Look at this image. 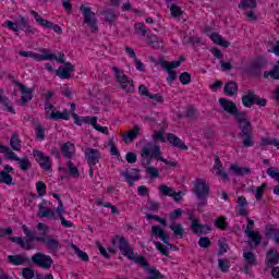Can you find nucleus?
I'll return each mask as SVG.
<instances>
[{"label":"nucleus","mask_w":279,"mask_h":279,"mask_svg":"<svg viewBox=\"0 0 279 279\" xmlns=\"http://www.w3.org/2000/svg\"><path fill=\"white\" fill-rule=\"evenodd\" d=\"M155 246L157 247L158 252H160V254H162L163 256H169V247L160 242H156Z\"/></svg>","instance_id":"nucleus-59"},{"label":"nucleus","mask_w":279,"mask_h":279,"mask_svg":"<svg viewBox=\"0 0 279 279\" xmlns=\"http://www.w3.org/2000/svg\"><path fill=\"white\" fill-rule=\"evenodd\" d=\"M0 184H7L8 186L14 185V182H12V175L8 172H0Z\"/></svg>","instance_id":"nucleus-42"},{"label":"nucleus","mask_w":279,"mask_h":279,"mask_svg":"<svg viewBox=\"0 0 279 279\" xmlns=\"http://www.w3.org/2000/svg\"><path fill=\"white\" fill-rule=\"evenodd\" d=\"M14 84L20 88L22 93L21 101L23 106H25V104H27L28 101H32V89L25 87V85H23V83L19 81H15Z\"/></svg>","instance_id":"nucleus-23"},{"label":"nucleus","mask_w":279,"mask_h":279,"mask_svg":"<svg viewBox=\"0 0 279 279\" xmlns=\"http://www.w3.org/2000/svg\"><path fill=\"white\" fill-rule=\"evenodd\" d=\"M194 193L197 197V206L198 208H204L208 206V194L210 193V187L206 184L204 179H196L194 182Z\"/></svg>","instance_id":"nucleus-6"},{"label":"nucleus","mask_w":279,"mask_h":279,"mask_svg":"<svg viewBox=\"0 0 279 279\" xmlns=\"http://www.w3.org/2000/svg\"><path fill=\"white\" fill-rule=\"evenodd\" d=\"M238 8L240 10H254L256 8V0H242L238 4Z\"/></svg>","instance_id":"nucleus-36"},{"label":"nucleus","mask_w":279,"mask_h":279,"mask_svg":"<svg viewBox=\"0 0 279 279\" xmlns=\"http://www.w3.org/2000/svg\"><path fill=\"white\" fill-rule=\"evenodd\" d=\"M49 202L47 201H43L38 208H39V211H38V217H41V218H47V219H56V213L53 211V209L49 208Z\"/></svg>","instance_id":"nucleus-18"},{"label":"nucleus","mask_w":279,"mask_h":279,"mask_svg":"<svg viewBox=\"0 0 279 279\" xmlns=\"http://www.w3.org/2000/svg\"><path fill=\"white\" fill-rule=\"evenodd\" d=\"M4 27H8V29H11L12 32H25L26 34H36V28L32 27L29 25V17L27 15L23 16L20 15L16 23L8 20L3 24Z\"/></svg>","instance_id":"nucleus-5"},{"label":"nucleus","mask_w":279,"mask_h":279,"mask_svg":"<svg viewBox=\"0 0 279 279\" xmlns=\"http://www.w3.org/2000/svg\"><path fill=\"white\" fill-rule=\"evenodd\" d=\"M146 173L150 175V178H160V171L157 170V168L148 167L146 169Z\"/></svg>","instance_id":"nucleus-63"},{"label":"nucleus","mask_w":279,"mask_h":279,"mask_svg":"<svg viewBox=\"0 0 279 279\" xmlns=\"http://www.w3.org/2000/svg\"><path fill=\"white\" fill-rule=\"evenodd\" d=\"M262 145L263 146L274 145V147H278V149H279V141L277 138L263 137L262 138Z\"/></svg>","instance_id":"nucleus-49"},{"label":"nucleus","mask_w":279,"mask_h":279,"mask_svg":"<svg viewBox=\"0 0 279 279\" xmlns=\"http://www.w3.org/2000/svg\"><path fill=\"white\" fill-rule=\"evenodd\" d=\"M267 189V183H263L260 186L252 187L251 191L255 195V199H263V195H265V190Z\"/></svg>","instance_id":"nucleus-34"},{"label":"nucleus","mask_w":279,"mask_h":279,"mask_svg":"<svg viewBox=\"0 0 279 279\" xmlns=\"http://www.w3.org/2000/svg\"><path fill=\"white\" fill-rule=\"evenodd\" d=\"M31 14L32 16H34L36 23H38V25H40L41 27H45L47 25V23L49 22V20H45L43 19V16H40V14H38V12L31 10Z\"/></svg>","instance_id":"nucleus-44"},{"label":"nucleus","mask_w":279,"mask_h":279,"mask_svg":"<svg viewBox=\"0 0 279 279\" xmlns=\"http://www.w3.org/2000/svg\"><path fill=\"white\" fill-rule=\"evenodd\" d=\"M73 151H75V145H73V143L66 142L62 144L61 154L64 156V158L71 160V158H73Z\"/></svg>","instance_id":"nucleus-30"},{"label":"nucleus","mask_w":279,"mask_h":279,"mask_svg":"<svg viewBox=\"0 0 279 279\" xmlns=\"http://www.w3.org/2000/svg\"><path fill=\"white\" fill-rule=\"evenodd\" d=\"M80 10L84 16L83 23H85V25H88L92 32H99V21L95 16V12L90 11V7L81 5Z\"/></svg>","instance_id":"nucleus-11"},{"label":"nucleus","mask_w":279,"mask_h":279,"mask_svg":"<svg viewBox=\"0 0 279 279\" xmlns=\"http://www.w3.org/2000/svg\"><path fill=\"white\" fill-rule=\"evenodd\" d=\"M141 156L142 158H149L150 156L154 160H159L169 167H178V162L169 161L162 157V151H160V146L158 145L151 146V144H147L142 148Z\"/></svg>","instance_id":"nucleus-4"},{"label":"nucleus","mask_w":279,"mask_h":279,"mask_svg":"<svg viewBox=\"0 0 279 279\" xmlns=\"http://www.w3.org/2000/svg\"><path fill=\"white\" fill-rule=\"evenodd\" d=\"M36 189H37V195H39V197L47 195V185L45 184V182L38 181L36 183Z\"/></svg>","instance_id":"nucleus-47"},{"label":"nucleus","mask_w":279,"mask_h":279,"mask_svg":"<svg viewBox=\"0 0 279 279\" xmlns=\"http://www.w3.org/2000/svg\"><path fill=\"white\" fill-rule=\"evenodd\" d=\"M137 136H141V126L138 125H135L133 130L122 134L125 144L133 143L134 138H136Z\"/></svg>","instance_id":"nucleus-26"},{"label":"nucleus","mask_w":279,"mask_h":279,"mask_svg":"<svg viewBox=\"0 0 279 279\" xmlns=\"http://www.w3.org/2000/svg\"><path fill=\"white\" fill-rule=\"evenodd\" d=\"M231 171L235 174V175H248V173H251L250 168H241L238 165H231L230 166Z\"/></svg>","instance_id":"nucleus-35"},{"label":"nucleus","mask_w":279,"mask_h":279,"mask_svg":"<svg viewBox=\"0 0 279 279\" xmlns=\"http://www.w3.org/2000/svg\"><path fill=\"white\" fill-rule=\"evenodd\" d=\"M170 14L174 16V19H178L179 16H182V9L175 4L170 5Z\"/></svg>","instance_id":"nucleus-58"},{"label":"nucleus","mask_w":279,"mask_h":279,"mask_svg":"<svg viewBox=\"0 0 279 279\" xmlns=\"http://www.w3.org/2000/svg\"><path fill=\"white\" fill-rule=\"evenodd\" d=\"M242 104L245 108H252V106H254V105L265 108V106H267V99L260 98V96L256 95V93H254V90H248L242 97Z\"/></svg>","instance_id":"nucleus-10"},{"label":"nucleus","mask_w":279,"mask_h":279,"mask_svg":"<svg viewBox=\"0 0 279 279\" xmlns=\"http://www.w3.org/2000/svg\"><path fill=\"white\" fill-rule=\"evenodd\" d=\"M169 228L177 239H184L185 231L181 223L173 221L170 223Z\"/></svg>","instance_id":"nucleus-31"},{"label":"nucleus","mask_w":279,"mask_h":279,"mask_svg":"<svg viewBox=\"0 0 279 279\" xmlns=\"http://www.w3.org/2000/svg\"><path fill=\"white\" fill-rule=\"evenodd\" d=\"M240 130V136L242 138L243 147H254V137H253V129L252 121L247 119V113H244L235 120Z\"/></svg>","instance_id":"nucleus-2"},{"label":"nucleus","mask_w":279,"mask_h":279,"mask_svg":"<svg viewBox=\"0 0 279 279\" xmlns=\"http://www.w3.org/2000/svg\"><path fill=\"white\" fill-rule=\"evenodd\" d=\"M218 266L223 271V274L230 271V262H228V259H218Z\"/></svg>","instance_id":"nucleus-56"},{"label":"nucleus","mask_w":279,"mask_h":279,"mask_svg":"<svg viewBox=\"0 0 279 279\" xmlns=\"http://www.w3.org/2000/svg\"><path fill=\"white\" fill-rule=\"evenodd\" d=\"M159 192L162 195H167L168 197H174V202H180V199H182V198H180V193L174 192L173 187H169L167 185H160Z\"/></svg>","instance_id":"nucleus-29"},{"label":"nucleus","mask_w":279,"mask_h":279,"mask_svg":"<svg viewBox=\"0 0 279 279\" xmlns=\"http://www.w3.org/2000/svg\"><path fill=\"white\" fill-rule=\"evenodd\" d=\"M271 76L272 80H279V66L275 65L274 69L270 72H265L264 77Z\"/></svg>","instance_id":"nucleus-50"},{"label":"nucleus","mask_w":279,"mask_h":279,"mask_svg":"<svg viewBox=\"0 0 279 279\" xmlns=\"http://www.w3.org/2000/svg\"><path fill=\"white\" fill-rule=\"evenodd\" d=\"M40 53H36L34 51H23L21 50L19 52V56H22V58H33V60H36L37 62H43L45 60H53V56L47 54V49L43 48L39 50Z\"/></svg>","instance_id":"nucleus-13"},{"label":"nucleus","mask_w":279,"mask_h":279,"mask_svg":"<svg viewBox=\"0 0 279 279\" xmlns=\"http://www.w3.org/2000/svg\"><path fill=\"white\" fill-rule=\"evenodd\" d=\"M10 145L13 151H21V138H19V135L13 134L10 140Z\"/></svg>","instance_id":"nucleus-39"},{"label":"nucleus","mask_w":279,"mask_h":279,"mask_svg":"<svg viewBox=\"0 0 279 279\" xmlns=\"http://www.w3.org/2000/svg\"><path fill=\"white\" fill-rule=\"evenodd\" d=\"M22 276L25 279H33L34 278V269H32V268H23Z\"/></svg>","instance_id":"nucleus-64"},{"label":"nucleus","mask_w":279,"mask_h":279,"mask_svg":"<svg viewBox=\"0 0 279 279\" xmlns=\"http://www.w3.org/2000/svg\"><path fill=\"white\" fill-rule=\"evenodd\" d=\"M72 118L74 119V123L76 125H82V123L90 124V117H84V118L80 119V116L77 113L73 112Z\"/></svg>","instance_id":"nucleus-46"},{"label":"nucleus","mask_w":279,"mask_h":279,"mask_svg":"<svg viewBox=\"0 0 279 279\" xmlns=\"http://www.w3.org/2000/svg\"><path fill=\"white\" fill-rule=\"evenodd\" d=\"M279 262V253L278 250L270 248L266 253V265L269 268L276 267V264Z\"/></svg>","instance_id":"nucleus-24"},{"label":"nucleus","mask_w":279,"mask_h":279,"mask_svg":"<svg viewBox=\"0 0 279 279\" xmlns=\"http://www.w3.org/2000/svg\"><path fill=\"white\" fill-rule=\"evenodd\" d=\"M36 229L41 232L38 238L36 239L37 243H43L49 252L52 254H56L59 252V250L62 247V244H60V240L58 238H53L51 235H47V232H49V228L47 225L39 222L36 226Z\"/></svg>","instance_id":"nucleus-1"},{"label":"nucleus","mask_w":279,"mask_h":279,"mask_svg":"<svg viewBox=\"0 0 279 279\" xmlns=\"http://www.w3.org/2000/svg\"><path fill=\"white\" fill-rule=\"evenodd\" d=\"M85 159L89 167H95L101 160V153L99 149L87 147L85 148Z\"/></svg>","instance_id":"nucleus-15"},{"label":"nucleus","mask_w":279,"mask_h":279,"mask_svg":"<svg viewBox=\"0 0 279 279\" xmlns=\"http://www.w3.org/2000/svg\"><path fill=\"white\" fill-rule=\"evenodd\" d=\"M35 136L37 141H45L47 135L45 134V128H43V125L38 124L35 126Z\"/></svg>","instance_id":"nucleus-43"},{"label":"nucleus","mask_w":279,"mask_h":279,"mask_svg":"<svg viewBox=\"0 0 279 279\" xmlns=\"http://www.w3.org/2000/svg\"><path fill=\"white\" fill-rule=\"evenodd\" d=\"M215 226L219 229V230H228V223L226 221L225 217H220L215 221Z\"/></svg>","instance_id":"nucleus-54"},{"label":"nucleus","mask_w":279,"mask_h":279,"mask_svg":"<svg viewBox=\"0 0 279 279\" xmlns=\"http://www.w3.org/2000/svg\"><path fill=\"white\" fill-rule=\"evenodd\" d=\"M45 29H53L56 34H62V27H60L58 24H53V22H47V24L44 26Z\"/></svg>","instance_id":"nucleus-52"},{"label":"nucleus","mask_w":279,"mask_h":279,"mask_svg":"<svg viewBox=\"0 0 279 279\" xmlns=\"http://www.w3.org/2000/svg\"><path fill=\"white\" fill-rule=\"evenodd\" d=\"M151 233L154 236H158L166 245H169V247H173V244L169 243V235L165 233V230L158 226H153L151 227Z\"/></svg>","instance_id":"nucleus-25"},{"label":"nucleus","mask_w":279,"mask_h":279,"mask_svg":"<svg viewBox=\"0 0 279 279\" xmlns=\"http://www.w3.org/2000/svg\"><path fill=\"white\" fill-rule=\"evenodd\" d=\"M3 89L0 88V104L7 108L8 112H12L14 114V108L10 107V98L3 95Z\"/></svg>","instance_id":"nucleus-38"},{"label":"nucleus","mask_w":279,"mask_h":279,"mask_svg":"<svg viewBox=\"0 0 279 279\" xmlns=\"http://www.w3.org/2000/svg\"><path fill=\"white\" fill-rule=\"evenodd\" d=\"M113 245H117L120 254L129 258V260H134V250L130 245V242L123 235H116L112 240Z\"/></svg>","instance_id":"nucleus-7"},{"label":"nucleus","mask_w":279,"mask_h":279,"mask_svg":"<svg viewBox=\"0 0 279 279\" xmlns=\"http://www.w3.org/2000/svg\"><path fill=\"white\" fill-rule=\"evenodd\" d=\"M49 119L51 121H69L71 116L69 114V110L64 109L63 111H51Z\"/></svg>","instance_id":"nucleus-28"},{"label":"nucleus","mask_w":279,"mask_h":279,"mask_svg":"<svg viewBox=\"0 0 279 279\" xmlns=\"http://www.w3.org/2000/svg\"><path fill=\"white\" fill-rule=\"evenodd\" d=\"M135 33L140 36H147V27H145V23L140 22L135 24Z\"/></svg>","instance_id":"nucleus-48"},{"label":"nucleus","mask_w":279,"mask_h":279,"mask_svg":"<svg viewBox=\"0 0 279 279\" xmlns=\"http://www.w3.org/2000/svg\"><path fill=\"white\" fill-rule=\"evenodd\" d=\"M17 162L22 171H29V169H32V161H29V158L27 157L20 158Z\"/></svg>","instance_id":"nucleus-40"},{"label":"nucleus","mask_w":279,"mask_h":279,"mask_svg":"<svg viewBox=\"0 0 279 279\" xmlns=\"http://www.w3.org/2000/svg\"><path fill=\"white\" fill-rule=\"evenodd\" d=\"M33 156L40 169L51 171V157L46 156L41 150H33Z\"/></svg>","instance_id":"nucleus-14"},{"label":"nucleus","mask_w":279,"mask_h":279,"mask_svg":"<svg viewBox=\"0 0 279 279\" xmlns=\"http://www.w3.org/2000/svg\"><path fill=\"white\" fill-rule=\"evenodd\" d=\"M179 81L184 86H186V84H191V74L189 72L181 73L180 76H179Z\"/></svg>","instance_id":"nucleus-57"},{"label":"nucleus","mask_w":279,"mask_h":279,"mask_svg":"<svg viewBox=\"0 0 279 279\" xmlns=\"http://www.w3.org/2000/svg\"><path fill=\"white\" fill-rule=\"evenodd\" d=\"M191 221V230L194 232V234H208V232H213V228L208 225H202L198 222L195 217L190 216Z\"/></svg>","instance_id":"nucleus-16"},{"label":"nucleus","mask_w":279,"mask_h":279,"mask_svg":"<svg viewBox=\"0 0 279 279\" xmlns=\"http://www.w3.org/2000/svg\"><path fill=\"white\" fill-rule=\"evenodd\" d=\"M33 265L40 267V269L49 270V268L53 265V258L45 253H36L31 257Z\"/></svg>","instance_id":"nucleus-12"},{"label":"nucleus","mask_w":279,"mask_h":279,"mask_svg":"<svg viewBox=\"0 0 279 279\" xmlns=\"http://www.w3.org/2000/svg\"><path fill=\"white\" fill-rule=\"evenodd\" d=\"M243 258L245 260L244 274H250L252 271V268L258 265V262L256 260V256H254V253L248 251L243 253Z\"/></svg>","instance_id":"nucleus-17"},{"label":"nucleus","mask_w":279,"mask_h":279,"mask_svg":"<svg viewBox=\"0 0 279 279\" xmlns=\"http://www.w3.org/2000/svg\"><path fill=\"white\" fill-rule=\"evenodd\" d=\"M246 235L254 242L255 247H258V245H260L263 236H260V233L258 231H248Z\"/></svg>","instance_id":"nucleus-37"},{"label":"nucleus","mask_w":279,"mask_h":279,"mask_svg":"<svg viewBox=\"0 0 279 279\" xmlns=\"http://www.w3.org/2000/svg\"><path fill=\"white\" fill-rule=\"evenodd\" d=\"M125 160H126V162H129V165H134V162H136V160H138V157L136 156L135 153L129 151V153H126Z\"/></svg>","instance_id":"nucleus-62"},{"label":"nucleus","mask_w":279,"mask_h":279,"mask_svg":"<svg viewBox=\"0 0 279 279\" xmlns=\"http://www.w3.org/2000/svg\"><path fill=\"white\" fill-rule=\"evenodd\" d=\"M266 173H267V175H269V178H272L274 180H276L279 183V170H278V168L270 167V168L267 169Z\"/></svg>","instance_id":"nucleus-51"},{"label":"nucleus","mask_w":279,"mask_h":279,"mask_svg":"<svg viewBox=\"0 0 279 279\" xmlns=\"http://www.w3.org/2000/svg\"><path fill=\"white\" fill-rule=\"evenodd\" d=\"M166 140L169 145L177 147V149H181L182 151H187L189 149V146H186V144H184V142L173 133H168Z\"/></svg>","instance_id":"nucleus-19"},{"label":"nucleus","mask_w":279,"mask_h":279,"mask_svg":"<svg viewBox=\"0 0 279 279\" xmlns=\"http://www.w3.org/2000/svg\"><path fill=\"white\" fill-rule=\"evenodd\" d=\"M8 263H10V265H14L15 267H19L21 265H25V263H27V257L25 255L22 254H17V255H9L7 257Z\"/></svg>","instance_id":"nucleus-27"},{"label":"nucleus","mask_w":279,"mask_h":279,"mask_svg":"<svg viewBox=\"0 0 279 279\" xmlns=\"http://www.w3.org/2000/svg\"><path fill=\"white\" fill-rule=\"evenodd\" d=\"M73 250L81 260H84V263H88L89 258L86 252L80 250V247H77L76 245H73Z\"/></svg>","instance_id":"nucleus-45"},{"label":"nucleus","mask_w":279,"mask_h":279,"mask_svg":"<svg viewBox=\"0 0 279 279\" xmlns=\"http://www.w3.org/2000/svg\"><path fill=\"white\" fill-rule=\"evenodd\" d=\"M68 167L69 173L70 175H72V178H80V170L77 169V167H75L74 163H72V161H69Z\"/></svg>","instance_id":"nucleus-53"},{"label":"nucleus","mask_w":279,"mask_h":279,"mask_svg":"<svg viewBox=\"0 0 279 279\" xmlns=\"http://www.w3.org/2000/svg\"><path fill=\"white\" fill-rule=\"evenodd\" d=\"M236 93H239V85H236V83L230 81L225 85V94L228 95V97H233Z\"/></svg>","instance_id":"nucleus-32"},{"label":"nucleus","mask_w":279,"mask_h":279,"mask_svg":"<svg viewBox=\"0 0 279 279\" xmlns=\"http://www.w3.org/2000/svg\"><path fill=\"white\" fill-rule=\"evenodd\" d=\"M131 260H134L135 263H137V265H141L142 267H144V269H149V263H147V259H145L144 256H134V259Z\"/></svg>","instance_id":"nucleus-55"},{"label":"nucleus","mask_w":279,"mask_h":279,"mask_svg":"<svg viewBox=\"0 0 279 279\" xmlns=\"http://www.w3.org/2000/svg\"><path fill=\"white\" fill-rule=\"evenodd\" d=\"M102 14L109 25H112V23L117 21V13L114 12V10H106L102 12Z\"/></svg>","instance_id":"nucleus-41"},{"label":"nucleus","mask_w":279,"mask_h":279,"mask_svg":"<svg viewBox=\"0 0 279 279\" xmlns=\"http://www.w3.org/2000/svg\"><path fill=\"white\" fill-rule=\"evenodd\" d=\"M112 71L117 82L120 83V88L126 93H134V81L128 77V75L123 73V70L118 66H112Z\"/></svg>","instance_id":"nucleus-8"},{"label":"nucleus","mask_w":279,"mask_h":279,"mask_svg":"<svg viewBox=\"0 0 279 279\" xmlns=\"http://www.w3.org/2000/svg\"><path fill=\"white\" fill-rule=\"evenodd\" d=\"M218 101L223 112H227V114L234 117L235 121L239 119V117L247 113L245 111H239V107H236V104L232 100H228V98H219Z\"/></svg>","instance_id":"nucleus-9"},{"label":"nucleus","mask_w":279,"mask_h":279,"mask_svg":"<svg viewBox=\"0 0 279 279\" xmlns=\"http://www.w3.org/2000/svg\"><path fill=\"white\" fill-rule=\"evenodd\" d=\"M22 230L24 232V234L26 235V239H23L21 236H12L10 238V241H12V243H15L16 245H20V247H22V250H36V246L34 245V241H36V239H38V235L34 234V232L29 231V228H27V226H22Z\"/></svg>","instance_id":"nucleus-3"},{"label":"nucleus","mask_w":279,"mask_h":279,"mask_svg":"<svg viewBox=\"0 0 279 279\" xmlns=\"http://www.w3.org/2000/svg\"><path fill=\"white\" fill-rule=\"evenodd\" d=\"M159 64L161 69L168 73L167 82H169V84H173V82L178 80V73L174 70H171V62L161 60Z\"/></svg>","instance_id":"nucleus-21"},{"label":"nucleus","mask_w":279,"mask_h":279,"mask_svg":"<svg viewBox=\"0 0 279 279\" xmlns=\"http://www.w3.org/2000/svg\"><path fill=\"white\" fill-rule=\"evenodd\" d=\"M198 245L199 247H203V248H208L210 245H213V243L210 242V239L209 238H206V236H202L199 240H198Z\"/></svg>","instance_id":"nucleus-60"},{"label":"nucleus","mask_w":279,"mask_h":279,"mask_svg":"<svg viewBox=\"0 0 279 279\" xmlns=\"http://www.w3.org/2000/svg\"><path fill=\"white\" fill-rule=\"evenodd\" d=\"M134 171V174L126 169L124 171H120V174L123 175L126 183H129V186H134L135 182H138L141 180V174H138V169H132Z\"/></svg>","instance_id":"nucleus-20"},{"label":"nucleus","mask_w":279,"mask_h":279,"mask_svg":"<svg viewBox=\"0 0 279 279\" xmlns=\"http://www.w3.org/2000/svg\"><path fill=\"white\" fill-rule=\"evenodd\" d=\"M180 217H182V209L181 208L174 209L169 215L170 221H178V219H180Z\"/></svg>","instance_id":"nucleus-61"},{"label":"nucleus","mask_w":279,"mask_h":279,"mask_svg":"<svg viewBox=\"0 0 279 279\" xmlns=\"http://www.w3.org/2000/svg\"><path fill=\"white\" fill-rule=\"evenodd\" d=\"M210 39L213 40V43H215V45H219L220 47H230V43L226 41L223 37H221V35L217 33H213L210 35Z\"/></svg>","instance_id":"nucleus-33"},{"label":"nucleus","mask_w":279,"mask_h":279,"mask_svg":"<svg viewBox=\"0 0 279 279\" xmlns=\"http://www.w3.org/2000/svg\"><path fill=\"white\" fill-rule=\"evenodd\" d=\"M75 71V65H72L71 62H66L63 68H59L56 73L61 80H69L71 73Z\"/></svg>","instance_id":"nucleus-22"}]
</instances>
